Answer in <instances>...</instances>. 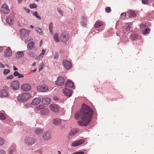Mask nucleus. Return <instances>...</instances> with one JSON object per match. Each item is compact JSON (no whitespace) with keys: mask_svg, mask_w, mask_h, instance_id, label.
<instances>
[{"mask_svg":"<svg viewBox=\"0 0 154 154\" xmlns=\"http://www.w3.org/2000/svg\"><path fill=\"white\" fill-rule=\"evenodd\" d=\"M59 55L57 52L55 53V56L54 57V59H57L59 57Z\"/></svg>","mask_w":154,"mask_h":154,"instance_id":"obj_50","label":"nucleus"},{"mask_svg":"<svg viewBox=\"0 0 154 154\" xmlns=\"http://www.w3.org/2000/svg\"><path fill=\"white\" fill-rule=\"evenodd\" d=\"M50 108L51 110L55 113H57L59 112V107L57 104H53L50 105Z\"/></svg>","mask_w":154,"mask_h":154,"instance_id":"obj_6","label":"nucleus"},{"mask_svg":"<svg viewBox=\"0 0 154 154\" xmlns=\"http://www.w3.org/2000/svg\"><path fill=\"white\" fill-rule=\"evenodd\" d=\"M130 27L129 26V25H128V26H127L125 28V29L126 31H129L130 30Z\"/></svg>","mask_w":154,"mask_h":154,"instance_id":"obj_56","label":"nucleus"},{"mask_svg":"<svg viewBox=\"0 0 154 154\" xmlns=\"http://www.w3.org/2000/svg\"><path fill=\"white\" fill-rule=\"evenodd\" d=\"M6 118V117L4 115V114L2 113H0V119L2 120H4Z\"/></svg>","mask_w":154,"mask_h":154,"instance_id":"obj_39","label":"nucleus"},{"mask_svg":"<svg viewBox=\"0 0 154 154\" xmlns=\"http://www.w3.org/2000/svg\"><path fill=\"white\" fill-rule=\"evenodd\" d=\"M150 32V29L149 28H147L145 31H143V35H145L149 33Z\"/></svg>","mask_w":154,"mask_h":154,"instance_id":"obj_33","label":"nucleus"},{"mask_svg":"<svg viewBox=\"0 0 154 154\" xmlns=\"http://www.w3.org/2000/svg\"><path fill=\"white\" fill-rule=\"evenodd\" d=\"M63 93L65 95L69 97L71 96L72 95V91L71 90L69 89H65L63 91Z\"/></svg>","mask_w":154,"mask_h":154,"instance_id":"obj_17","label":"nucleus"},{"mask_svg":"<svg viewBox=\"0 0 154 154\" xmlns=\"http://www.w3.org/2000/svg\"><path fill=\"white\" fill-rule=\"evenodd\" d=\"M28 54L30 57H34L35 56V54L32 51H30L28 53Z\"/></svg>","mask_w":154,"mask_h":154,"instance_id":"obj_34","label":"nucleus"},{"mask_svg":"<svg viewBox=\"0 0 154 154\" xmlns=\"http://www.w3.org/2000/svg\"><path fill=\"white\" fill-rule=\"evenodd\" d=\"M8 96V92L4 89L0 90V96L3 97H7Z\"/></svg>","mask_w":154,"mask_h":154,"instance_id":"obj_15","label":"nucleus"},{"mask_svg":"<svg viewBox=\"0 0 154 154\" xmlns=\"http://www.w3.org/2000/svg\"><path fill=\"white\" fill-rule=\"evenodd\" d=\"M16 146L14 144L12 145L11 146L10 148L9 153L10 154H12L15 151V149Z\"/></svg>","mask_w":154,"mask_h":154,"instance_id":"obj_26","label":"nucleus"},{"mask_svg":"<svg viewBox=\"0 0 154 154\" xmlns=\"http://www.w3.org/2000/svg\"><path fill=\"white\" fill-rule=\"evenodd\" d=\"M51 101V100L49 98H43L42 100V103L44 104H48Z\"/></svg>","mask_w":154,"mask_h":154,"instance_id":"obj_24","label":"nucleus"},{"mask_svg":"<svg viewBox=\"0 0 154 154\" xmlns=\"http://www.w3.org/2000/svg\"><path fill=\"white\" fill-rule=\"evenodd\" d=\"M81 18L82 20H84L85 21L87 20V17H85L83 16Z\"/></svg>","mask_w":154,"mask_h":154,"instance_id":"obj_57","label":"nucleus"},{"mask_svg":"<svg viewBox=\"0 0 154 154\" xmlns=\"http://www.w3.org/2000/svg\"><path fill=\"white\" fill-rule=\"evenodd\" d=\"M93 110L89 106L85 104L83 105L82 109L76 112L75 118L76 120L81 119L77 122V124L81 126H87L92 119Z\"/></svg>","mask_w":154,"mask_h":154,"instance_id":"obj_1","label":"nucleus"},{"mask_svg":"<svg viewBox=\"0 0 154 154\" xmlns=\"http://www.w3.org/2000/svg\"><path fill=\"white\" fill-rule=\"evenodd\" d=\"M13 77V76L12 75H11L7 77V79H11Z\"/></svg>","mask_w":154,"mask_h":154,"instance_id":"obj_54","label":"nucleus"},{"mask_svg":"<svg viewBox=\"0 0 154 154\" xmlns=\"http://www.w3.org/2000/svg\"><path fill=\"white\" fill-rule=\"evenodd\" d=\"M41 54H40L37 57H35V59L36 60H39L40 59V57H41ZM43 57V56H42V57Z\"/></svg>","mask_w":154,"mask_h":154,"instance_id":"obj_53","label":"nucleus"},{"mask_svg":"<svg viewBox=\"0 0 154 154\" xmlns=\"http://www.w3.org/2000/svg\"><path fill=\"white\" fill-rule=\"evenodd\" d=\"M48 89V87L46 85L38 86L37 87V90L40 92H45Z\"/></svg>","mask_w":154,"mask_h":154,"instance_id":"obj_12","label":"nucleus"},{"mask_svg":"<svg viewBox=\"0 0 154 154\" xmlns=\"http://www.w3.org/2000/svg\"><path fill=\"white\" fill-rule=\"evenodd\" d=\"M61 123V120L59 118H56L53 119V124L56 125H60Z\"/></svg>","mask_w":154,"mask_h":154,"instance_id":"obj_18","label":"nucleus"},{"mask_svg":"<svg viewBox=\"0 0 154 154\" xmlns=\"http://www.w3.org/2000/svg\"><path fill=\"white\" fill-rule=\"evenodd\" d=\"M57 10L58 12L61 14V15H63V11L60 8H57Z\"/></svg>","mask_w":154,"mask_h":154,"instance_id":"obj_43","label":"nucleus"},{"mask_svg":"<svg viewBox=\"0 0 154 154\" xmlns=\"http://www.w3.org/2000/svg\"><path fill=\"white\" fill-rule=\"evenodd\" d=\"M41 114L43 115H46L49 113V110L48 109H45L41 111Z\"/></svg>","mask_w":154,"mask_h":154,"instance_id":"obj_28","label":"nucleus"},{"mask_svg":"<svg viewBox=\"0 0 154 154\" xmlns=\"http://www.w3.org/2000/svg\"><path fill=\"white\" fill-rule=\"evenodd\" d=\"M30 39H28V38H27V39H25V42L26 43H27L30 40Z\"/></svg>","mask_w":154,"mask_h":154,"instance_id":"obj_63","label":"nucleus"},{"mask_svg":"<svg viewBox=\"0 0 154 154\" xmlns=\"http://www.w3.org/2000/svg\"><path fill=\"white\" fill-rule=\"evenodd\" d=\"M148 2V0H142V2L144 4H147Z\"/></svg>","mask_w":154,"mask_h":154,"instance_id":"obj_49","label":"nucleus"},{"mask_svg":"<svg viewBox=\"0 0 154 154\" xmlns=\"http://www.w3.org/2000/svg\"><path fill=\"white\" fill-rule=\"evenodd\" d=\"M15 57L17 59H20L24 56V54L23 52L19 51L17 52L15 54Z\"/></svg>","mask_w":154,"mask_h":154,"instance_id":"obj_19","label":"nucleus"},{"mask_svg":"<svg viewBox=\"0 0 154 154\" xmlns=\"http://www.w3.org/2000/svg\"><path fill=\"white\" fill-rule=\"evenodd\" d=\"M10 72V70L8 69H5L4 70L3 74L4 75H6L8 73Z\"/></svg>","mask_w":154,"mask_h":154,"instance_id":"obj_35","label":"nucleus"},{"mask_svg":"<svg viewBox=\"0 0 154 154\" xmlns=\"http://www.w3.org/2000/svg\"><path fill=\"white\" fill-rule=\"evenodd\" d=\"M45 66V65L43 63H41L39 65V70L40 71L42 70Z\"/></svg>","mask_w":154,"mask_h":154,"instance_id":"obj_40","label":"nucleus"},{"mask_svg":"<svg viewBox=\"0 0 154 154\" xmlns=\"http://www.w3.org/2000/svg\"><path fill=\"white\" fill-rule=\"evenodd\" d=\"M63 64L66 69H71V64L70 62L67 60H63Z\"/></svg>","mask_w":154,"mask_h":154,"instance_id":"obj_10","label":"nucleus"},{"mask_svg":"<svg viewBox=\"0 0 154 154\" xmlns=\"http://www.w3.org/2000/svg\"><path fill=\"white\" fill-rule=\"evenodd\" d=\"M35 46V43L33 42L32 41L28 43L27 45V48L30 50L32 49Z\"/></svg>","mask_w":154,"mask_h":154,"instance_id":"obj_22","label":"nucleus"},{"mask_svg":"<svg viewBox=\"0 0 154 154\" xmlns=\"http://www.w3.org/2000/svg\"><path fill=\"white\" fill-rule=\"evenodd\" d=\"M45 51H46V50H44V49H42V53L41 54V55L43 54V55H44V53L45 52Z\"/></svg>","mask_w":154,"mask_h":154,"instance_id":"obj_61","label":"nucleus"},{"mask_svg":"<svg viewBox=\"0 0 154 154\" xmlns=\"http://www.w3.org/2000/svg\"><path fill=\"white\" fill-rule=\"evenodd\" d=\"M146 25L143 23H141L140 25V27L142 28H143L144 27H145Z\"/></svg>","mask_w":154,"mask_h":154,"instance_id":"obj_52","label":"nucleus"},{"mask_svg":"<svg viewBox=\"0 0 154 154\" xmlns=\"http://www.w3.org/2000/svg\"><path fill=\"white\" fill-rule=\"evenodd\" d=\"M44 107V106L43 104H40L37 107L36 109L38 110H40Z\"/></svg>","mask_w":154,"mask_h":154,"instance_id":"obj_38","label":"nucleus"},{"mask_svg":"<svg viewBox=\"0 0 154 154\" xmlns=\"http://www.w3.org/2000/svg\"><path fill=\"white\" fill-rule=\"evenodd\" d=\"M19 73L18 71H15L14 73V75L15 76H18L19 75Z\"/></svg>","mask_w":154,"mask_h":154,"instance_id":"obj_48","label":"nucleus"},{"mask_svg":"<svg viewBox=\"0 0 154 154\" xmlns=\"http://www.w3.org/2000/svg\"><path fill=\"white\" fill-rule=\"evenodd\" d=\"M18 78H23V75L22 74H19V75H18Z\"/></svg>","mask_w":154,"mask_h":154,"instance_id":"obj_59","label":"nucleus"},{"mask_svg":"<svg viewBox=\"0 0 154 154\" xmlns=\"http://www.w3.org/2000/svg\"><path fill=\"white\" fill-rule=\"evenodd\" d=\"M53 99L54 101H57L58 100V98L56 96H54L53 98Z\"/></svg>","mask_w":154,"mask_h":154,"instance_id":"obj_55","label":"nucleus"},{"mask_svg":"<svg viewBox=\"0 0 154 154\" xmlns=\"http://www.w3.org/2000/svg\"><path fill=\"white\" fill-rule=\"evenodd\" d=\"M128 14L130 17H134L136 16V13L133 11H129L128 12Z\"/></svg>","mask_w":154,"mask_h":154,"instance_id":"obj_25","label":"nucleus"},{"mask_svg":"<svg viewBox=\"0 0 154 154\" xmlns=\"http://www.w3.org/2000/svg\"><path fill=\"white\" fill-rule=\"evenodd\" d=\"M65 85L70 88H72L73 86V84L72 81L68 80L65 83Z\"/></svg>","mask_w":154,"mask_h":154,"instance_id":"obj_23","label":"nucleus"},{"mask_svg":"<svg viewBox=\"0 0 154 154\" xmlns=\"http://www.w3.org/2000/svg\"><path fill=\"white\" fill-rule=\"evenodd\" d=\"M6 21L7 23L10 25H12L13 24V19L12 17H8L6 19Z\"/></svg>","mask_w":154,"mask_h":154,"instance_id":"obj_21","label":"nucleus"},{"mask_svg":"<svg viewBox=\"0 0 154 154\" xmlns=\"http://www.w3.org/2000/svg\"><path fill=\"white\" fill-rule=\"evenodd\" d=\"M35 30L38 34L40 35H42L43 34L42 30L41 29L38 27H36L35 28Z\"/></svg>","mask_w":154,"mask_h":154,"instance_id":"obj_27","label":"nucleus"},{"mask_svg":"<svg viewBox=\"0 0 154 154\" xmlns=\"http://www.w3.org/2000/svg\"><path fill=\"white\" fill-rule=\"evenodd\" d=\"M19 87V83L18 81L16 80L13 81L11 84V87L14 90H16Z\"/></svg>","mask_w":154,"mask_h":154,"instance_id":"obj_9","label":"nucleus"},{"mask_svg":"<svg viewBox=\"0 0 154 154\" xmlns=\"http://www.w3.org/2000/svg\"><path fill=\"white\" fill-rule=\"evenodd\" d=\"M13 69L14 70L16 71L18 70V69L15 66H13Z\"/></svg>","mask_w":154,"mask_h":154,"instance_id":"obj_62","label":"nucleus"},{"mask_svg":"<svg viewBox=\"0 0 154 154\" xmlns=\"http://www.w3.org/2000/svg\"><path fill=\"white\" fill-rule=\"evenodd\" d=\"M0 67L2 68H4L5 67L4 65L0 62Z\"/></svg>","mask_w":154,"mask_h":154,"instance_id":"obj_58","label":"nucleus"},{"mask_svg":"<svg viewBox=\"0 0 154 154\" xmlns=\"http://www.w3.org/2000/svg\"><path fill=\"white\" fill-rule=\"evenodd\" d=\"M6 152L5 151L2 149H0V154H5Z\"/></svg>","mask_w":154,"mask_h":154,"instance_id":"obj_51","label":"nucleus"},{"mask_svg":"<svg viewBox=\"0 0 154 154\" xmlns=\"http://www.w3.org/2000/svg\"><path fill=\"white\" fill-rule=\"evenodd\" d=\"M65 79L62 76H59L57 80L55 82V84L58 86H61L64 84Z\"/></svg>","mask_w":154,"mask_h":154,"instance_id":"obj_5","label":"nucleus"},{"mask_svg":"<svg viewBox=\"0 0 154 154\" xmlns=\"http://www.w3.org/2000/svg\"><path fill=\"white\" fill-rule=\"evenodd\" d=\"M81 24L82 26H85V25L86 24L85 22L84 21H82L81 22Z\"/></svg>","mask_w":154,"mask_h":154,"instance_id":"obj_60","label":"nucleus"},{"mask_svg":"<svg viewBox=\"0 0 154 154\" xmlns=\"http://www.w3.org/2000/svg\"><path fill=\"white\" fill-rule=\"evenodd\" d=\"M102 25V23L101 21L98 20L96 22L95 24V27L96 28H98Z\"/></svg>","mask_w":154,"mask_h":154,"instance_id":"obj_29","label":"nucleus"},{"mask_svg":"<svg viewBox=\"0 0 154 154\" xmlns=\"http://www.w3.org/2000/svg\"><path fill=\"white\" fill-rule=\"evenodd\" d=\"M31 97V95L28 93H23L19 95L17 97V100L19 101H25L28 100Z\"/></svg>","mask_w":154,"mask_h":154,"instance_id":"obj_2","label":"nucleus"},{"mask_svg":"<svg viewBox=\"0 0 154 154\" xmlns=\"http://www.w3.org/2000/svg\"><path fill=\"white\" fill-rule=\"evenodd\" d=\"M51 137L50 133L47 131H45L43 135V139L45 140H48Z\"/></svg>","mask_w":154,"mask_h":154,"instance_id":"obj_11","label":"nucleus"},{"mask_svg":"<svg viewBox=\"0 0 154 154\" xmlns=\"http://www.w3.org/2000/svg\"><path fill=\"white\" fill-rule=\"evenodd\" d=\"M105 11L107 13H109L111 11V9L109 7H107L105 8Z\"/></svg>","mask_w":154,"mask_h":154,"instance_id":"obj_42","label":"nucleus"},{"mask_svg":"<svg viewBox=\"0 0 154 154\" xmlns=\"http://www.w3.org/2000/svg\"><path fill=\"white\" fill-rule=\"evenodd\" d=\"M20 32L21 35L23 37L27 36L29 34V31L25 29H20Z\"/></svg>","mask_w":154,"mask_h":154,"instance_id":"obj_8","label":"nucleus"},{"mask_svg":"<svg viewBox=\"0 0 154 154\" xmlns=\"http://www.w3.org/2000/svg\"><path fill=\"white\" fill-rule=\"evenodd\" d=\"M121 15H122L123 16H125L126 15V14L125 13H123L121 14Z\"/></svg>","mask_w":154,"mask_h":154,"instance_id":"obj_64","label":"nucleus"},{"mask_svg":"<svg viewBox=\"0 0 154 154\" xmlns=\"http://www.w3.org/2000/svg\"><path fill=\"white\" fill-rule=\"evenodd\" d=\"M53 24L52 23H50L49 25V30L50 33H53Z\"/></svg>","mask_w":154,"mask_h":154,"instance_id":"obj_32","label":"nucleus"},{"mask_svg":"<svg viewBox=\"0 0 154 154\" xmlns=\"http://www.w3.org/2000/svg\"><path fill=\"white\" fill-rule=\"evenodd\" d=\"M4 139L0 137V146L3 145L4 144Z\"/></svg>","mask_w":154,"mask_h":154,"instance_id":"obj_44","label":"nucleus"},{"mask_svg":"<svg viewBox=\"0 0 154 154\" xmlns=\"http://www.w3.org/2000/svg\"><path fill=\"white\" fill-rule=\"evenodd\" d=\"M41 101V99L39 98H35L32 100L31 104L32 105H36L39 104Z\"/></svg>","mask_w":154,"mask_h":154,"instance_id":"obj_16","label":"nucleus"},{"mask_svg":"<svg viewBox=\"0 0 154 154\" xmlns=\"http://www.w3.org/2000/svg\"><path fill=\"white\" fill-rule=\"evenodd\" d=\"M23 8L27 13H29L30 11L28 8H26L25 7H23Z\"/></svg>","mask_w":154,"mask_h":154,"instance_id":"obj_47","label":"nucleus"},{"mask_svg":"<svg viewBox=\"0 0 154 154\" xmlns=\"http://www.w3.org/2000/svg\"><path fill=\"white\" fill-rule=\"evenodd\" d=\"M43 131L42 129L40 128H37L35 131V132L37 134L42 133L43 132Z\"/></svg>","mask_w":154,"mask_h":154,"instance_id":"obj_31","label":"nucleus"},{"mask_svg":"<svg viewBox=\"0 0 154 154\" xmlns=\"http://www.w3.org/2000/svg\"><path fill=\"white\" fill-rule=\"evenodd\" d=\"M69 39V36L67 32H63L60 36V39L61 42L63 43H66Z\"/></svg>","mask_w":154,"mask_h":154,"instance_id":"obj_3","label":"nucleus"},{"mask_svg":"<svg viewBox=\"0 0 154 154\" xmlns=\"http://www.w3.org/2000/svg\"><path fill=\"white\" fill-rule=\"evenodd\" d=\"M30 7L32 8H35L37 7L36 5L35 4H31L29 5Z\"/></svg>","mask_w":154,"mask_h":154,"instance_id":"obj_41","label":"nucleus"},{"mask_svg":"<svg viewBox=\"0 0 154 154\" xmlns=\"http://www.w3.org/2000/svg\"><path fill=\"white\" fill-rule=\"evenodd\" d=\"M33 15L35 16V17L38 19L40 20L41 19V17L38 15V12L37 11L35 12L33 14Z\"/></svg>","mask_w":154,"mask_h":154,"instance_id":"obj_36","label":"nucleus"},{"mask_svg":"<svg viewBox=\"0 0 154 154\" xmlns=\"http://www.w3.org/2000/svg\"><path fill=\"white\" fill-rule=\"evenodd\" d=\"M53 38L55 41L56 42H59V40L58 36V34L57 33L54 34L53 36Z\"/></svg>","mask_w":154,"mask_h":154,"instance_id":"obj_30","label":"nucleus"},{"mask_svg":"<svg viewBox=\"0 0 154 154\" xmlns=\"http://www.w3.org/2000/svg\"><path fill=\"white\" fill-rule=\"evenodd\" d=\"M84 141L83 140H80L73 142L72 144L73 147L76 146L83 143Z\"/></svg>","mask_w":154,"mask_h":154,"instance_id":"obj_14","label":"nucleus"},{"mask_svg":"<svg viewBox=\"0 0 154 154\" xmlns=\"http://www.w3.org/2000/svg\"><path fill=\"white\" fill-rule=\"evenodd\" d=\"M11 51L9 48H7L4 51V56L6 57H9L11 55Z\"/></svg>","mask_w":154,"mask_h":154,"instance_id":"obj_20","label":"nucleus"},{"mask_svg":"<svg viewBox=\"0 0 154 154\" xmlns=\"http://www.w3.org/2000/svg\"><path fill=\"white\" fill-rule=\"evenodd\" d=\"M25 143L28 145H31L35 142V140L33 138L30 137H26L25 139Z\"/></svg>","mask_w":154,"mask_h":154,"instance_id":"obj_4","label":"nucleus"},{"mask_svg":"<svg viewBox=\"0 0 154 154\" xmlns=\"http://www.w3.org/2000/svg\"><path fill=\"white\" fill-rule=\"evenodd\" d=\"M1 11L4 14H8L9 12V9L5 4H3L1 8Z\"/></svg>","mask_w":154,"mask_h":154,"instance_id":"obj_7","label":"nucleus"},{"mask_svg":"<svg viewBox=\"0 0 154 154\" xmlns=\"http://www.w3.org/2000/svg\"><path fill=\"white\" fill-rule=\"evenodd\" d=\"M22 90L25 91H28L31 89V86L28 84H25L21 86Z\"/></svg>","mask_w":154,"mask_h":154,"instance_id":"obj_13","label":"nucleus"},{"mask_svg":"<svg viewBox=\"0 0 154 154\" xmlns=\"http://www.w3.org/2000/svg\"><path fill=\"white\" fill-rule=\"evenodd\" d=\"M77 133V131L75 132L74 130H71L70 131L69 134L70 135L73 136V135H75Z\"/></svg>","mask_w":154,"mask_h":154,"instance_id":"obj_37","label":"nucleus"},{"mask_svg":"<svg viewBox=\"0 0 154 154\" xmlns=\"http://www.w3.org/2000/svg\"><path fill=\"white\" fill-rule=\"evenodd\" d=\"M131 38L133 40H134L137 38V35H133L131 36Z\"/></svg>","mask_w":154,"mask_h":154,"instance_id":"obj_45","label":"nucleus"},{"mask_svg":"<svg viewBox=\"0 0 154 154\" xmlns=\"http://www.w3.org/2000/svg\"><path fill=\"white\" fill-rule=\"evenodd\" d=\"M84 152L82 151H79L78 152H76L72 154H84Z\"/></svg>","mask_w":154,"mask_h":154,"instance_id":"obj_46","label":"nucleus"}]
</instances>
